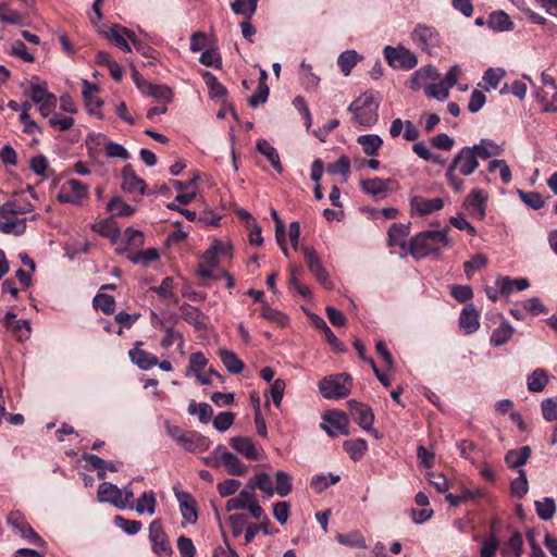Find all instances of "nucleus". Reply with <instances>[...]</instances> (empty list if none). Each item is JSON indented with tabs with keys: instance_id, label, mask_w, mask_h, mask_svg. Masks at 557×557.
I'll return each mask as SVG.
<instances>
[{
	"instance_id": "nucleus-1",
	"label": "nucleus",
	"mask_w": 557,
	"mask_h": 557,
	"mask_svg": "<svg viewBox=\"0 0 557 557\" xmlns=\"http://www.w3.org/2000/svg\"><path fill=\"white\" fill-rule=\"evenodd\" d=\"M504 144L499 145L491 138H482L478 144L462 147L448 164L445 178L455 193L465 190V182L460 176H470L479 168V159L488 160L504 152Z\"/></svg>"
},
{
	"instance_id": "nucleus-2",
	"label": "nucleus",
	"mask_w": 557,
	"mask_h": 557,
	"mask_svg": "<svg viewBox=\"0 0 557 557\" xmlns=\"http://www.w3.org/2000/svg\"><path fill=\"white\" fill-rule=\"evenodd\" d=\"M447 231H424L413 236L408 244L409 253L416 259L430 255L438 256L444 247L451 246Z\"/></svg>"
},
{
	"instance_id": "nucleus-3",
	"label": "nucleus",
	"mask_w": 557,
	"mask_h": 557,
	"mask_svg": "<svg viewBox=\"0 0 557 557\" xmlns=\"http://www.w3.org/2000/svg\"><path fill=\"white\" fill-rule=\"evenodd\" d=\"M379 106L373 91H366L349 104L348 111L352 114L355 123L371 128L379 120Z\"/></svg>"
},
{
	"instance_id": "nucleus-4",
	"label": "nucleus",
	"mask_w": 557,
	"mask_h": 557,
	"mask_svg": "<svg viewBox=\"0 0 557 557\" xmlns=\"http://www.w3.org/2000/svg\"><path fill=\"white\" fill-rule=\"evenodd\" d=\"M412 42L428 54H432L442 45V37L438 30L430 25L419 23L410 33Z\"/></svg>"
},
{
	"instance_id": "nucleus-5",
	"label": "nucleus",
	"mask_w": 557,
	"mask_h": 557,
	"mask_svg": "<svg viewBox=\"0 0 557 557\" xmlns=\"http://www.w3.org/2000/svg\"><path fill=\"white\" fill-rule=\"evenodd\" d=\"M387 64L395 70H412L418 64L417 55L408 48L398 45L397 47L385 46L383 49Z\"/></svg>"
},
{
	"instance_id": "nucleus-6",
	"label": "nucleus",
	"mask_w": 557,
	"mask_h": 557,
	"mask_svg": "<svg viewBox=\"0 0 557 557\" xmlns=\"http://www.w3.org/2000/svg\"><path fill=\"white\" fill-rule=\"evenodd\" d=\"M89 196V186L78 180L70 178L65 181L57 195L58 201L62 203H71L73 206H82L84 200Z\"/></svg>"
},
{
	"instance_id": "nucleus-7",
	"label": "nucleus",
	"mask_w": 557,
	"mask_h": 557,
	"mask_svg": "<svg viewBox=\"0 0 557 557\" xmlns=\"http://www.w3.org/2000/svg\"><path fill=\"white\" fill-rule=\"evenodd\" d=\"M349 375L338 374L322 379L319 383V392L326 399H342L349 395V388L345 382Z\"/></svg>"
},
{
	"instance_id": "nucleus-8",
	"label": "nucleus",
	"mask_w": 557,
	"mask_h": 557,
	"mask_svg": "<svg viewBox=\"0 0 557 557\" xmlns=\"http://www.w3.org/2000/svg\"><path fill=\"white\" fill-rule=\"evenodd\" d=\"M149 541L153 553L159 557L172 556L173 550L160 519H156L149 524Z\"/></svg>"
},
{
	"instance_id": "nucleus-9",
	"label": "nucleus",
	"mask_w": 557,
	"mask_h": 557,
	"mask_svg": "<svg viewBox=\"0 0 557 557\" xmlns=\"http://www.w3.org/2000/svg\"><path fill=\"white\" fill-rule=\"evenodd\" d=\"M348 407L351 417L358 423V425L362 430L373 434L375 437H379L377 431L372 428L374 423V414L372 409L369 406L356 400H349Z\"/></svg>"
},
{
	"instance_id": "nucleus-10",
	"label": "nucleus",
	"mask_w": 557,
	"mask_h": 557,
	"mask_svg": "<svg viewBox=\"0 0 557 557\" xmlns=\"http://www.w3.org/2000/svg\"><path fill=\"white\" fill-rule=\"evenodd\" d=\"M304 257L309 271L314 275L317 281L321 283L325 288L332 289L333 283L330 280L327 271L322 265V262L312 247L302 248Z\"/></svg>"
},
{
	"instance_id": "nucleus-11",
	"label": "nucleus",
	"mask_w": 557,
	"mask_h": 557,
	"mask_svg": "<svg viewBox=\"0 0 557 557\" xmlns=\"http://www.w3.org/2000/svg\"><path fill=\"white\" fill-rule=\"evenodd\" d=\"M173 492L180 505V511L184 521L188 524H195L198 519L197 504L189 492L181 490L180 485L173 486Z\"/></svg>"
},
{
	"instance_id": "nucleus-12",
	"label": "nucleus",
	"mask_w": 557,
	"mask_h": 557,
	"mask_svg": "<svg viewBox=\"0 0 557 557\" xmlns=\"http://www.w3.org/2000/svg\"><path fill=\"white\" fill-rule=\"evenodd\" d=\"M487 199V194L483 189L474 188L465 199L463 206L473 218L483 220L486 215Z\"/></svg>"
},
{
	"instance_id": "nucleus-13",
	"label": "nucleus",
	"mask_w": 557,
	"mask_h": 557,
	"mask_svg": "<svg viewBox=\"0 0 557 557\" xmlns=\"http://www.w3.org/2000/svg\"><path fill=\"white\" fill-rule=\"evenodd\" d=\"M326 424H322V429L332 437L339 434L348 435V418L344 412L332 411L323 416Z\"/></svg>"
},
{
	"instance_id": "nucleus-14",
	"label": "nucleus",
	"mask_w": 557,
	"mask_h": 557,
	"mask_svg": "<svg viewBox=\"0 0 557 557\" xmlns=\"http://www.w3.org/2000/svg\"><path fill=\"white\" fill-rule=\"evenodd\" d=\"M444 208L442 198L428 199L422 196H413L410 198V214L424 216Z\"/></svg>"
},
{
	"instance_id": "nucleus-15",
	"label": "nucleus",
	"mask_w": 557,
	"mask_h": 557,
	"mask_svg": "<svg viewBox=\"0 0 557 557\" xmlns=\"http://www.w3.org/2000/svg\"><path fill=\"white\" fill-rule=\"evenodd\" d=\"M103 34L112 44H114L122 51H132V48L128 44V41L132 42L135 35V33L132 29L121 26L119 24H113L109 27L108 30H103Z\"/></svg>"
},
{
	"instance_id": "nucleus-16",
	"label": "nucleus",
	"mask_w": 557,
	"mask_h": 557,
	"mask_svg": "<svg viewBox=\"0 0 557 557\" xmlns=\"http://www.w3.org/2000/svg\"><path fill=\"white\" fill-rule=\"evenodd\" d=\"M176 321L177 318L175 314H172L170 312H163L162 318L159 319L160 327H162L165 332L164 337L161 341V346L163 348H170L175 343L178 344V347L182 348L184 345V338L183 335L175 331L171 324H166L165 322Z\"/></svg>"
},
{
	"instance_id": "nucleus-17",
	"label": "nucleus",
	"mask_w": 557,
	"mask_h": 557,
	"mask_svg": "<svg viewBox=\"0 0 557 557\" xmlns=\"http://www.w3.org/2000/svg\"><path fill=\"white\" fill-rule=\"evenodd\" d=\"M122 189L129 194L144 195L146 183L137 176L131 164H126L121 172Z\"/></svg>"
},
{
	"instance_id": "nucleus-18",
	"label": "nucleus",
	"mask_w": 557,
	"mask_h": 557,
	"mask_svg": "<svg viewBox=\"0 0 557 557\" xmlns=\"http://www.w3.org/2000/svg\"><path fill=\"white\" fill-rule=\"evenodd\" d=\"M178 445L186 451L201 453L209 449L211 441L198 432L186 431Z\"/></svg>"
},
{
	"instance_id": "nucleus-19",
	"label": "nucleus",
	"mask_w": 557,
	"mask_h": 557,
	"mask_svg": "<svg viewBox=\"0 0 557 557\" xmlns=\"http://www.w3.org/2000/svg\"><path fill=\"white\" fill-rule=\"evenodd\" d=\"M3 324L7 329L11 330L16 339L20 342L26 341L30 337L32 326L28 320H17L16 314L8 311L3 317Z\"/></svg>"
},
{
	"instance_id": "nucleus-20",
	"label": "nucleus",
	"mask_w": 557,
	"mask_h": 557,
	"mask_svg": "<svg viewBox=\"0 0 557 557\" xmlns=\"http://www.w3.org/2000/svg\"><path fill=\"white\" fill-rule=\"evenodd\" d=\"M459 327L467 334H473L480 327V313L473 304L466 305L459 315Z\"/></svg>"
},
{
	"instance_id": "nucleus-21",
	"label": "nucleus",
	"mask_w": 557,
	"mask_h": 557,
	"mask_svg": "<svg viewBox=\"0 0 557 557\" xmlns=\"http://www.w3.org/2000/svg\"><path fill=\"white\" fill-rule=\"evenodd\" d=\"M230 445L248 460H258L261 457L262 449L249 437L234 436L230 440Z\"/></svg>"
},
{
	"instance_id": "nucleus-22",
	"label": "nucleus",
	"mask_w": 557,
	"mask_h": 557,
	"mask_svg": "<svg viewBox=\"0 0 557 557\" xmlns=\"http://www.w3.org/2000/svg\"><path fill=\"white\" fill-rule=\"evenodd\" d=\"M97 498L100 503H110L121 510L126 509V504L121 498L120 487L113 483H101L98 487Z\"/></svg>"
},
{
	"instance_id": "nucleus-23",
	"label": "nucleus",
	"mask_w": 557,
	"mask_h": 557,
	"mask_svg": "<svg viewBox=\"0 0 557 557\" xmlns=\"http://www.w3.org/2000/svg\"><path fill=\"white\" fill-rule=\"evenodd\" d=\"M486 26L496 33H507L515 29L511 17L503 10H496L488 14Z\"/></svg>"
},
{
	"instance_id": "nucleus-24",
	"label": "nucleus",
	"mask_w": 557,
	"mask_h": 557,
	"mask_svg": "<svg viewBox=\"0 0 557 557\" xmlns=\"http://www.w3.org/2000/svg\"><path fill=\"white\" fill-rule=\"evenodd\" d=\"M180 312L182 319L193 325L197 331L208 329L207 318L198 308L185 302L180 307Z\"/></svg>"
},
{
	"instance_id": "nucleus-25",
	"label": "nucleus",
	"mask_w": 557,
	"mask_h": 557,
	"mask_svg": "<svg viewBox=\"0 0 557 557\" xmlns=\"http://www.w3.org/2000/svg\"><path fill=\"white\" fill-rule=\"evenodd\" d=\"M496 286L503 295H510L513 292H521L530 286V282L525 277L511 278L509 276H499L496 278Z\"/></svg>"
},
{
	"instance_id": "nucleus-26",
	"label": "nucleus",
	"mask_w": 557,
	"mask_h": 557,
	"mask_svg": "<svg viewBox=\"0 0 557 557\" xmlns=\"http://www.w3.org/2000/svg\"><path fill=\"white\" fill-rule=\"evenodd\" d=\"M219 257L208 248L200 258L197 273L203 278H213L214 270L219 267Z\"/></svg>"
},
{
	"instance_id": "nucleus-27",
	"label": "nucleus",
	"mask_w": 557,
	"mask_h": 557,
	"mask_svg": "<svg viewBox=\"0 0 557 557\" xmlns=\"http://www.w3.org/2000/svg\"><path fill=\"white\" fill-rule=\"evenodd\" d=\"M531 456V448L522 446L519 449H511L505 455V462L510 469L523 470L522 467L528 462Z\"/></svg>"
},
{
	"instance_id": "nucleus-28",
	"label": "nucleus",
	"mask_w": 557,
	"mask_h": 557,
	"mask_svg": "<svg viewBox=\"0 0 557 557\" xmlns=\"http://www.w3.org/2000/svg\"><path fill=\"white\" fill-rule=\"evenodd\" d=\"M128 356L134 364H136L140 370H150L158 363V358L138 347H135L128 351Z\"/></svg>"
},
{
	"instance_id": "nucleus-29",
	"label": "nucleus",
	"mask_w": 557,
	"mask_h": 557,
	"mask_svg": "<svg viewBox=\"0 0 557 557\" xmlns=\"http://www.w3.org/2000/svg\"><path fill=\"white\" fill-rule=\"evenodd\" d=\"M256 149L269 160V162L277 173H283V165L281 163L280 154L275 147H273L267 139L262 138L257 141Z\"/></svg>"
},
{
	"instance_id": "nucleus-30",
	"label": "nucleus",
	"mask_w": 557,
	"mask_h": 557,
	"mask_svg": "<svg viewBox=\"0 0 557 557\" xmlns=\"http://www.w3.org/2000/svg\"><path fill=\"white\" fill-rule=\"evenodd\" d=\"M391 180H383L380 177H373L361 181V189L363 193L373 197H384L388 190V183Z\"/></svg>"
},
{
	"instance_id": "nucleus-31",
	"label": "nucleus",
	"mask_w": 557,
	"mask_h": 557,
	"mask_svg": "<svg viewBox=\"0 0 557 557\" xmlns=\"http://www.w3.org/2000/svg\"><path fill=\"white\" fill-rule=\"evenodd\" d=\"M357 143L368 157H375L383 145V139L377 134H366L357 137Z\"/></svg>"
},
{
	"instance_id": "nucleus-32",
	"label": "nucleus",
	"mask_w": 557,
	"mask_h": 557,
	"mask_svg": "<svg viewBox=\"0 0 557 557\" xmlns=\"http://www.w3.org/2000/svg\"><path fill=\"white\" fill-rule=\"evenodd\" d=\"M157 507V498L153 491H145L136 504L133 503V509L136 510L138 515L148 513L152 516L156 512Z\"/></svg>"
},
{
	"instance_id": "nucleus-33",
	"label": "nucleus",
	"mask_w": 557,
	"mask_h": 557,
	"mask_svg": "<svg viewBox=\"0 0 557 557\" xmlns=\"http://www.w3.org/2000/svg\"><path fill=\"white\" fill-rule=\"evenodd\" d=\"M409 233V226L405 224L394 223L387 233V244L389 247L398 246L405 248L406 237Z\"/></svg>"
},
{
	"instance_id": "nucleus-34",
	"label": "nucleus",
	"mask_w": 557,
	"mask_h": 557,
	"mask_svg": "<svg viewBox=\"0 0 557 557\" xmlns=\"http://www.w3.org/2000/svg\"><path fill=\"white\" fill-rule=\"evenodd\" d=\"M548 381L547 372L542 368H537L528 375L527 387L532 393H541L546 387Z\"/></svg>"
},
{
	"instance_id": "nucleus-35",
	"label": "nucleus",
	"mask_w": 557,
	"mask_h": 557,
	"mask_svg": "<svg viewBox=\"0 0 557 557\" xmlns=\"http://www.w3.org/2000/svg\"><path fill=\"white\" fill-rule=\"evenodd\" d=\"M503 557H521L523 554V537L518 531L513 532L500 549Z\"/></svg>"
},
{
	"instance_id": "nucleus-36",
	"label": "nucleus",
	"mask_w": 557,
	"mask_h": 557,
	"mask_svg": "<svg viewBox=\"0 0 557 557\" xmlns=\"http://www.w3.org/2000/svg\"><path fill=\"white\" fill-rule=\"evenodd\" d=\"M513 334V329L508 321H503L500 325L495 329L490 337V344L493 347H500L507 344Z\"/></svg>"
},
{
	"instance_id": "nucleus-37",
	"label": "nucleus",
	"mask_w": 557,
	"mask_h": 557,
	"mask_svg": "<svg viewBox=\"0 0 557 557\" xmlns=\"http://www.w3.org/2000/svg\"><path fill=\"white\" fill-rule=\"evenodd\" d=\"M219 357L230 373L238 374L244 370V362L234 351L221 348L219 349Z\"/></svg>"
},
{
	"instance_id": "nucleus-38",
	"label": "nucleus",
	"mask_w": 557,
	"mask_h": 557,
	"mask_svg": "<svg viewBox=\"0 0 557 557\" xmlns=\"http://www.w3.org/2000/svg\"><path fill=\"white\" fill-rule=\"evenodd\" d=\"M299 79L306 90H317L320 77L313 73L311 64L302 61L299 67Z\"/></svg>"
},
{
	"instance_id": "nucleus-39",
	"label": "nucleus",
	"mask_w": 557,
	"mask_h": 557,
	"mask_svg": "<svg viewBox=\"0 0 557 557\" xmlns=\"http://www.w3.org/2000/svg\"><path fill=\"white\" fill-rule=\"evenodd\" d=\"M360 60H362V55L356 50H346L338 55L337 65L341 72L348 76Z\"/></svg>"
},
{
	"instance_id": "nucleus-40",
	"label": "nucleus",
	"mask_w": 557,
	"mask_h": 557,
	"mask_svg": "<svg viewBox=\"0 0 557 557\" xmlns=\"http://www.w3.org/2000/svg\"><path fill=\"white\" fill-rule=\"evenodd\" d=\"M343 448L354 461H359L368 450V443L363 438L348 440L344 442Z\"/></svg>"
},
{
	"instance_id": "nucleus-41",
	"label": "nucleus",
	"mask_w": 557,
	"mask_h": 557,
	"mask_svg": "<svg viewBox=\"0 0 557 557\" xmlns=\"http://www.w3.org/2000/svg\"><path fill=\"white\" fill-rule=\"evenodd\" d=\"M493 158L494 159H488L490 161L487 163L486 171L490 173L498 171L502 183L508 185L512 181V173L507 161L504 159H496L495 157Z\"/></svg>"
},
{
	"instance_id": "nucleus-42",
	"label": "nucleus",
	"mask_w": 557,
	"mask_h": 557,
	"mask_svg": "<svg viewBox=\"0 0 557 557\" xmlns=\"http://www.w3.org/2000/svg\"><path fill=\"white\" fill-rule=\"evenodd\" d=\"M221 461L222 465L226 467L227 473L231 475L240 476L248 471V467L232 453L221 455Z\"/></svg>"
},
{
	"instance_id": "nucleus-43",
	"label": "nucleus",
	"mask_w": 557,
	"mask_h": 557,
	"mask_svg": "<svg viewBox=\"0 0 557 557\" xmlns=\"http://www.w3.org/2000/svg\"><path fill=\"white\" fill-rule=\"evenodd\" d=\"M30 98L35 104L53 98V94L48 90L46 82H41L38 77H33L30 81Z\"/></svg>"
},
{
	"instance_id": "nucleus-44",
	"label": "nucleus",
	"mask_w": 557,
	"mask_h": 557,
	"mask_svg": "<svg viewBox=\"0 0 557 557\" xmlns=\"http://www.w3.org/2000/svg\"><path fill=\"white\" fill-rule=\"evenodd\" d=\"M248 486L251 491L253 488H259L264 493L267 497H272L274 495L273 483L271 476L268 473L260 472L256 474L252 479H250Z\"/></svg>"
},
{
	"instance_id": "nucleus-45",
	"label": "nucleus",
	"mask_w": 557,
	"mask_h": 557,
	"mask_svg": "<svg viewBox=\"0 0 557 557\" xmlns=\"http://www.w3.org/2000/svg\"><path fill=\"white\" fill-rule=\"evenodd\" d=\"M200 75L210 90L211 98H223L226 96V88L209 71H201Z\"/></svg>"
},
{
	"instance_id": "nucleus-46",
	"label": "nucleus",
	"mask_w": 557,
	"mask_h": 557,
	"mask_svg": "<svg viewBox=\"0 0 557 557\" xmlns=\"http://www.w3.org/2000/svg\"><path fill=\"white\" fill-rule=\"evenodd\" d=\"M256 496L251 492V490L244 488L239 492L236 497H233L226 503V510H243L245 509L255 498Z\"/></svg>"
},
{
	"instance_id": "nucleus-47",
	"label": "nucleus",
	"mask_w": 557,
	"mask_h": 557,
	"mask_svg": "<svg viewBox=\"0 0 557 557\" xmlns=\"http://www.w3.org/2000/svg\"><path fill=\"white\" fill-rule=\"evenodd\" d=\"M274 478V494H277L281 497H286L288 494H290L293 490L292 475L285 471L280 470L275 472Z\"/></svg>"
},
{
	"instance_id": "nucleus-48",
	"label": "nucleus",
	"mask_w": 557,
	"mask_h": 557,
	"mask_svg": "<svg viewBox=\"0 0 557 557\" xmlns=\"http://www.w3.org/2000/svg\"><path fill=\"white\" fill-rule=\"evenodd\" d=\"M187 411L189 414H197L201 423H208L213 417V409L207 403H196L191 400L188 405Z\"/></svg>"
},
{
	"instance_id": "nucleus-49",
	"label": "nucleus",
	"mask_w": 557,
	"mask_h": 557,
	"mask_svg": "<svg viewBox=\"0 0 557 557\" xmlns=\"http://www.w3.org/2000/svg\"><path fill=\"white\" fill-rule=\"evenodd\" d=\"M108 138L102 133H92L89 134L86 138V147L88 150V156L95 158L97 153L103 149H106V145L108 144Z\"/></svg>"
},
{
	"instance_id": "nucleus-50",
	"label": "nucleus",
	"mask_w": 557,
	"mask_h": 557,
	"mask_svg": "<svg viewBox=\"0 0 557 557\" xmlns=\"http://www.w3.org/2000/svg\"><path fill=\"white\" fill-rule=\"evenodd\" d=\"M94 231L101 236L115 239L120 235L116 223L112 219H103L96 222L92 226Z\"/></svg>"
},
{
	"instance_id": "nucleus-51",
	"label": "nucleus",
	"mask_w": 557,
	"mask_h": 557,
	"mask_svg": "<svg viewBox=\"0 0 557 557\" xmlns=\"http://www.w3.org/2000/svg\"><path fill=\"white\" fill-rule=\"evenodd\" d=\"M259 0H235L232 4V11L235 14L244 15L247 20H250L256 13Z\"/></svg>"
},
{
	"instance_id": "nucleus-52",
	"label": "nucleus",
	"mask_w": 557,
	"mask_h": 557,
	"mask_svg": "<svg viewBox=\"0 0 557 557\" xmlns=\"http://www.w3.org/2000/svg\"><path fill=\"white\" fill-rule=\"evenodd\" d=\"M107 209L109 212H111L113 215L117 216H131L135 213V208L129 206L128 203L124 202L121 198L115 197L112 198L108 205Z\"/></svg>"
},
{
	"instance_id": "nucleus-53",
	"label": "nucleus",
	"mask_w": 557,
	"mask_h": 557,
	"mask_svg": "<svg viewBox=\"0 0 557 557\" xmlns=\"http://www.w3.org/2000/svg\"><path fill=\"white\" fill-rule=\"evenodd\" d=\"M517 194L521 201L532 210H540L545 205V201L539 191H524L518 189Z\"/></svg>"
},
{
	"instance_id": "nucleus-54",
	"label": "nucleus",
	"mask_w": 557,
	"mask_h": 557,
	"mask_svg": "<svg viewBox=\"0 0 557 557\" xmlns=\"http://www.w3.org/2000/svg\"><path fill=\"white\" fill-rule=\"evenodd\" d=\"M174 281L171 276H166L162 280L159 286L151 287V292L159 296L171 300L173 304H178V298L173 292Z\"/></svg>"
},
{
	"instance_id": "nucleus-55",
	"label": "nucleus",
	"mask_w": 557,
	"mask_h": 557,
	"mask_svg": "<svg viewBox=\"0 0 557 557\" xmlns=\"http://www.w3.org/2000/svg\"><path fill=\"white\" fill-rule=\"evenodd\" d=\"M505 74V70L500 67H490L488 70H486L483 75L485 90L491 91L496 89L499 82L504 78Z\"/></svg>"
},
{
	"instance_id": "nucleus-56",
	"label": "nucleus",
	"mask_w": 557,
	"mask_h": 557,
	"mask_svg": "<svg viewBox=\"0 0 557 557\" xmlns=\"http://www.w3.org/2000/svg\"><path fill=\"white\" fill-rule=\"evenodd\" d=\"M535 510L542 520H549L556 512V505L552 497H545L543 500L535 502Z\"/></svg>"
},
{
	"instance_id": "nucleus-57",
	"label": "nucleus",
	"mask_w": 557,
	"mask_h": 557,
	"mask_svg": "<svg viewBox=\"0 0 557 557\" xmlns=\"http://www.w3.org/2000/svg\"><path fill=\"white\" fill-rule=\"evenodd\" d=\"M428 98L445 101L449 97V88L442 81L429 84L424 88Z\"/></svg>"
},
{
	"instance_id": "nucleus-58",
	"label": "nucleus",
	"mask_w": 557,
	"mask_h": 557,
	"mask_svg": "<svg viewBox=\"0 0 557 557\" xmlns=\"http://www.w3.org/2000/svg\"><path fill=\"white\" fill-rule=\"evenodd\" d=\"M529 491V483L524 470H519V475L510 483V492L513 496L522 498Z\"/></svg>"
},
{
	"instance_id": "nucleus-59",
	"label": "nucleus",
	"mask_w": 557,
	"mask_h": 557,
	"mask_svg": "<svg viewBox=\"0 0 557 557\" xmlns=\"http://www.w3.org/2000/svg\"><path fill=\"white\" fill-rule=\"evenodd\" d=\"M336 540L338 543L349 547L364 548L367 546L363 536L358 531H352L347 534H337Z\"/></svg>"
},
{
	"instance_id": "nucleus-60",
	"label": "nucleus",
	"mask_w": 557,
	"mask_h": 557,
	"mask_svg": "<svg viewBox=\"0 0 557 557\" xmlns=\"http://www.w3.org/2000/svg\"><path fill=\"white\" fill-rule=\"evenodd\" d=\"M114 524L121 529L124 533L127 535H135L137 534L141 528L143 524L140 521L137 520H128L122 516H115L114 517Z\"/></svg>"
},
{
	"instance_id": "nucleus-61",
	"label": "nucleus",
	"mask_w": 557,
	"mask_h": 557,
	"mask_svg": "<svg viewBox=\"0 0 557 557\" xmlns=\"http://www.w3.org/2000/svg\"><path fill=\"white\" fill-rule=\"evenodd\" d=\"M92 305L96 309L101 310L106 314H111L115 308V300L107 294H97L94 297Z\"/></svg>"
},
{
	"instance_id": "nucleus-62",
	"label": "nucleus",
	"mask_w": 557,
	"mask_h": 557,
	"mask_svg": "<svg viewBox=\"0 0 557 557\" xmlns=\"http://www.w3.org/2000/svg\"><path fill=\"white\" fill-rule=\"evenodd\" d=\"M148 96L157 98L159 100L170 101L172 98V91L169 87L162 85H154L147 83L145 90L143 91Z\"/></svg>"
},
{
	"instance_id": "nucleus-63",
	"label": "nucleus",
	"mask_w": 557,
	"mask_h": 557,
	"mask_svg": "<svg viewBox=\"0 0 557 557\" xmlns=\"http://www.w3.org/2000/svg\"><path fill=\"white\" fill-rule=\"evenodd\" d=\"M261 317L269 321L274 322L275 324H277L281 327L286 326L289 321L288 317L285 313H283L280 310L270 308V307H264L262 309Z\"/></svg>"
},
{
	"instance_id": "nucleus-64",
	"label": "nucleus",
	"mask_w": 557,
	"mask_h": 557,
	"mask_svg": "<svg viewBox=\"0 0 557 557\" xmlns=\"http://www.w3.org/2000/svg\"><path fill=\"white\" fill-rule=\"evenodd\" d=\"M499 541L495 534H490L484 539L481 549L480 557H495V554L498 549Z\"/></svg>"
}]
</instances>
